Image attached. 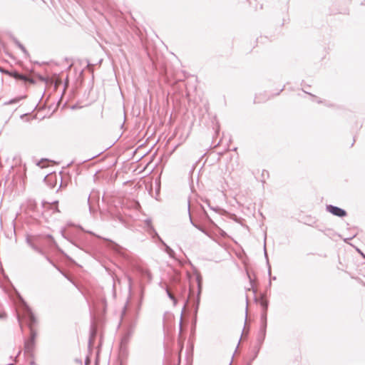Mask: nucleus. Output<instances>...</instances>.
Masks as SVG:
<instances>
[{
	"instance_id": "obj_2",
	"label": "nucleus",
	"mask_w": 365,
	"mask_h": 365,
	"mask_svg": "<svg viewBox=\"0 0 365 365\" xmlns=\"http://www.w3.org/2000/svg\"><path fill=\"white\" fill-rule=\"evenodd\" d=\"M6 73L9 74L11 76L14 77L16 80H21L24 81L25 83H34V81L32 78L27 77L26 76L21 75L18 73L17 72H6Z\"/></svg>"
},
{
	"instance_id": "obj_5",
	"label": "nucleus",
	"mask_w": 365,
	"mask_h": 365,
	"mask_svg": "<svg viewBox=\"0 0 365 365\" xmlns=\"http://www.w3.org/2000/svg\"><path fill=\"white\" fill-rule=\"evenodd\" d=\"M269 172L263 170L261 173L262 178L260 179V180L262 181V182L264 183L266 181V179L269 178Z\"/></svg>"
},
{
	"instance_id": "obj_3",
	"label": "nucleus",
	"mask_w": 365,
	"mask_h": 365,
	"mask_svg": "<svg viewBox=\"0 0 365 365\" xmlns=\"http://www.w3.org/2000/svg\"><path fill=\"white\" fill-rule=\"evenodd\" d=\"M327 210L331 214L338 216V217H344L346 215L345 210L335 206L329 205L327 207Z\"/></svg>"
},
{
	"instance_id": "obj_7",
	"label": "nucleus",
	"mask_w": 365,
	"mask_h": 365,
	"mask_svg": "<svg viewBox=\"0 0 365 365\" xmlns=\"http://www.w3.org/2000/svg\"><path fill=\"white\" fill-rule=\"evenodd\" d=\"M68 78H66V82H65L64 88H63V92H65V91H66V88H67V86H68Z\"/></svg>"
},
{
	"instance_id": "obj_6",
	"label": "nucleus",
	"mask_w": 365,
	"mask_h": 365,
	"mask_svg": "<svg viewBox=\"0 0 365 365\" xmlns=\"http://www.w3.org/2000/svg\"><path fill=\"white\" fill-rule=\"evenodd\" d=\"M261 304L264 309L267 308V302L264 300L262 299Z\"/></svg>"
},
{
	"instance_id": "obj_4",
	"label": "nucleus",
	"mask_w": 365,
	"mask_h": 365,
	"mask_svg": "<svg viewBox=\"0 0 365 365\" xmlns=\"http://www.w3.org/2000/svg\"><path fill=\"white\" fill-rule=\"evenodd\" d=\"M50 81L51 83H53L54 85V88L55 89H58V87L61 85L62 83V79L61 78V76L59 75H53L51 78H50Z\"/></svg>"
},
{
	"instance_id": "obj_1",
	"label": "nucleus",
	"mask_w": 365,
	"mask_h": 365,
	"mask_svg": "<svg viewBox=\"0 0 365 365\" xmlns=\"http://www.w3.org/2000/svg\"><path fill=\"white\" fill-rule=\"evenodd\" d=\"M17 315L20 324L28 326L30 328L31 335H34V325L36 323V318L31 309L25 304H21L17 309Z\"/></svg>"
}]
</instances>
